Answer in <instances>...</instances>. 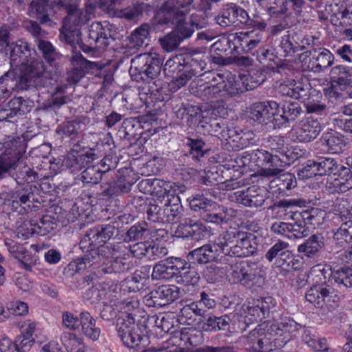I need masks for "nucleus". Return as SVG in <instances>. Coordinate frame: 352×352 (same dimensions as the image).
<instances>
[{
  "label": "nucleus",
  "mask_w": 352,
  "mask_h": 352,
  "mask_svg": "<svg viewBox=\"0 0 352 352\" xmlns=\"http://www.w3.org/2000/svg\"><path fill=\"white\" fill-rule=\"evenodd\" d=\"M80 325L84 334L92 340L98 339L100 329L96 326V320L87 311L80 314Z\"/></svg>",
  "instance_id": "40"
},
{
  "label": "nucleus",
  "mask_w": 352,
  "mask_h": 352,
  "mask_svg": "<svg viewBox=\"0 0 352 352\" xmlns=\"http://www.w3.org/2000/svg\"><path fill=\"white\" fill-rule=\"evenodd\" d=\"M272 153L258 148L252 151L250 153H244L235 159L236 165L233 168H245L250 163L254 164L258 169L251 174L252 178H256V182L263 180L265 178L277 177L283 171L285 164L280 158L278 153L284 154L285 150L282 147L272 146Z\"/></svg>",
  "instance_id": "2"
},
{
  "label": "nucleus",
  "mask_w": 352,
  "mask_h": 352,
  "mask_svg": "<svg viewBox=\"0 0 352 352\" xmlns=\"http://www.w3.org/2000/svg\"><path fill=\"white\" fill-rule=\"evenodd\" d=\"M111 37L109 24L94 22L89 28L86 43L80 45V49L85 53L95 54L97 50L104 49L109 45Z\"/></svg>",
  "instance_id": "12"
},
{
  "label": "nucleus",
  "mask_w": 352,
  "mask_h": 352,
  "mask_svg": "<svg viewBox=\"0 0 352 352\" xmlns=\"http://www.w3.org/2000/svg\"><path fill=\"white\" fill-rule=\"evenodd\" d=\"M294 203L280 200L278 204H275L270 207L272 215L276 218H284L292 213L291 208Z\"/></svg>",
  "instance_id": "59"
},
{
  "label": "nucleus",
  "mask_w": 352,
  "mask_h": 352,
  "mask_svg": "<svg viewBox=\"0 0 352 352\" xmlns=\"http://www.w3.org/2000/svg\"><path fill=\"white\" fill-rule=\"evenodd\" d=\"M309 85L300 82L289 80L280 84L278 91L284 96L294 99L304 98L307 96Z\"/></svg>",
  "instance_id": "32"
},
{
  "label": "nucleus",
  "mask_w": 352,
  "mask_h": 352,
  "mask_svg": "<svg viewBox=\"0 0 352 352\" xmlns=\"http://www.w3.org/2000/svg\"><path fill=\"white\" fill-rule=\"evenodd\" d=\"M36 226V234L45 236L54 229L56 222L60 221L59 217H52L49 214H36L33 218Z\"/></svg>",
  "instance_id": "38"
},
{
  "label": "nucleus",
  "mask_w": 352,
  "mask_h": 352,
  "mask_svg": "<svg viewBox=\"0 0 352 352\" xmlns=\"http://www.w3.org/2000/svg\"><path fill=\"white\" fill-rule=\"evenodd\" d=\"M202 342L201 331L192 327H183L175 331L162 347L155 350L160 352H192L193 348Z\"/></svg>",
  "instance_id": "8"
},
{
  "label": "nucleus",
  "mask_w": 352,
  "mask_h": 352,
  "mask_svg": "<svg viewBox=\"0 0 352 352\" xmlns=\"http://www.w3.org/2000/svg\"><path fill=\"white\" fill-rule=\"evenodd\" d=\"M180 295L179 289L174 285H162L151 292L144 298L148 307H164L177 300Z\"/></svg>",
  "instance_id": "17"
},
{
  "label": "nucleus",
  "mask_w": 352,
  "mask_h": 352,
  "mask_svg": "<svg viewBox=\"0 0 352 352\" xmlns=\"http://www.w3.org/2000/svg\"><path fill=\"white\" fill-rule=\"evenodd\" d=\"M316 164L318 169L319 175L336 174L335 171L338 168L336 161L331 158L320 159Z\"/></svg>",
  "instance_id": "63"
},
{
  "label": "nucleus",
  "mask_w": 352,
  "mask_h": 352,
  "mask_svg": "<svg viewBox=\"0 0 352 352\" xmlns=\"http://www.w3.org/2000/svg\"><path fill=\"white\" fill-rule=\"evenodd\" d=\"M301 113L302 109L299 104L290 102L283 105L281 109L278 108V111L273 120L278 126L283 125L295 121Z\"/></svg>",
  "instance_id": "33"
},
{
  "label": "nucleus",
  "mask_w": 352,
  "mask_h": 352,
  "mask_svg": "<svg viewBox=\"0 0 352 352\" xmlns=\"http://www.w3.org/2000/svg\"><path fill=\"white\" fill-rule=\"evenodd\" d=\"M182 3L177 0H167L157 14L158 23L160 24H175L176 32L179 36L184 40L190 37L195 28H200L201 26L191 19L186 20L184 13L179 10Z\"/></svg>",
  "instance_id": "5"
},
{
  "label": "nucleus",
  "mask_w": 352,
  "mask_h": 352,
  "mask_svg": "<svg viewBox=\"0 0 352 352\" xmlns=\"http://www.w3.org/2000/svg\"><path fill=\"white\" fill-rule=\"evenodd\" d=\"M66 85L59 86L56 88L54 95L52 98L47 101L45 104V109H59L62 105L66 104L69 100L68 96H62V94L65 93Z\"/></svg>",
  "instance_id": "52"
},
{
  "label": "nucleus",
  "mask_w": 352,
  "mask_h": 352,
  "mask_svg": "<svg viewBox=\"0 0 352 352\" xmlns=\"http://www.w3.org/2000/svg\"><path fill=\"white\" fill-rule=\"evenodd\" d=\"M151 26L148 23L142 24L131 34V41L134 47H141L148 38Z\"/></svg>",
  "instance_id": "54"
},
{
  "label": "nucleus",
  "mask_w": 352,
  "mask_h": 352,
  "mask_svg": "<svg viewBox=\"0 0 352 352\" xmlns=\"http://www.w3.org/2000/svg\"><path fill=\"white\" fill-rule=\"evenodd\" d=\"M36 43L38 48L42 52L45 60L50 65V69L48 72L50 73V76H58L60 74V70L56 62V60L58 57V54L56 53L52 43L47 41H45V38H42L40 40H38Z\"/></svg>",
  "instance_id": "29"
},
{
  "label": "nucleus",
  "mask_w": 352,
  "mask_h": 352,
  "mask_svg": "<svg viewBox=\"0 0 352 352\" xmlns=\"http://www.w3.org/2000/svg\"><path fill=\"white\" fill-rule=\"evenodd\" d=\"M56 6L58 8L65 7L68 13L67 16L63 19V23L64 28L68 27L79 28L87 21V15H84L82 10L76 8H67V4L65 0H59L56 2Z\"/></svg>",
  "instance_id": "34"
},
{
  "label": "nucleus",
  "mask_w": 352,
  "mask_h": 352,
  "mask_svg": "<svg viewBox=\"0 0 352 352\" xmlns=\"http://www.w3.org/2000/svg\"><path fill=\"white\" fill-rule=\"evenodd\" d=\"M153 229L147 222L142 221L135 223L128 230L126 237L129 241L139 240L148 236L153 237Z\"/></svg>",
  "instance_id": "43"
},
{
  "label": "nucleus",
  "mask_w": 352,
  "mask_h": 352,
  "mask_svg": "<svg viewBox=\"0 0 352 352\" xmlns=\"http://www.w3.org/2000/svg\"><path fill=\"white\" fill-rule=\"evenodd\" d=\"M56 5V2H54ZM29 14L39 20L41 24H56L54 3L47 0H32L29 6Z\"/></svg>",
  "instance_id": "19"
},
{
  "label": "nucleus",
  "mask_w": 352,
  "mask_h": 352,
  "mask_svg": "<svg viewBox=\"0 0 352 352\" xmlns=\"http://www.w3.org/2000/svg\"><path fill=\"white\" fill-rule=\"evenodd\" d=\"M27 143L22 138H13L4 143V151L0 155V180L12 170H16L26 160Z\"/></svg>",
  "instance_id": "9"
},
{
  "label": "nucleus",
  "mask_w": 352,
  "mask_h": 352,
  "mask_svg": "<svg viewBox=\"0 0 352 352\" xmlns=\"http://www.w3.org/2000/svg\"><path fill=\"white\" fill-rule=\"evenodd\" d=\"M119 311L120 316H119V318L129 320L131 321H135L134 316L136 313H138L140 302L138 300L137 297L133 296L129 298H127L123 300H120L119 298L118 300Z\"/></svg>",
  "instance_id": "39"
},
{
  "label": "nucleus",
  "mask_w": 352,
  "mask_h": 352,
  "mask_svg": "<svg viewBox=\"0 0 352 352\" xmlns=\"http://www.w3.org/2000/svg\"><path fill=\"white\" fill-rule=\"evenodd\" d=\"M8 105L10 111L8 115L12 117L14 116H23L29 113L34 106V102L29 99L16 97L10 100Z\"/></svg>",
  "instance_id": "42"
},
{
  "label": "nucleus",
  "mask_w": 352,
  "mask_h": 352,
  "mask_svg": "<svg viewBox=\"0 0 352 352\" xmlns=\"http://www.w3.org/2000/svg\"><path fill=\"white\" fill-rule=\"evenodd\" d=\"M121 292L120 287L116 284L104 285L99 294L100 299L108 298L109 302H104L101 311V317L106 320H110L120 316L118 303V295Z\"/></svg>",
  "instance_id": "18"
},
{
  "label": "nucleus",
  "mask_w": 352,
  "mask_h": 352,
  "mask_svg": "<svg viewBox=\"0 0 352 352\" xmlns=\"http://www.w3.org/2000/svg\"><path fill=\"white\" fill-rule=\"evenodd\" d=\"M71 63L72 66H80L84 69L85 72L91 69L100 70L104 66L103 63L100 62L88 60L79 54H76L72 56Z\"/></svg>",
  "instance_id": "53"
},
{
  "label": "nucleus",
  "mask_w": 352,
  "mask_h": 352,
  "mask_svg": "<svg viewBox=\"0 0 352 352\" xmlns=\"http://www.w3.org/2000/svg\"><path fill=\"white\" fill-rule=\"evenodd\" d=\"M129 254L128 248L124 243L117 244V251L114 252V256L109 261L110 266H100V271L107 273H120L128 270L130 267V263L128 261Z\"/></svg>",
  "instance_id": "24"
},
{
  "label": "nucleus",
  "mask_w": 352,
  "mask_h": 352,
  "mask_svg": "<svg viewBox=\"0 0 352 352\" xmlns=\"http://www.w3.org/2000/svg\"><path fill=\"white\" fill-rule=\"evenodd\" d=\"M234 5H228L224 8L219 15L216 16L217 23L224 28L234 25L237 23L235 15Z\"/></svg>",
  "instance_id": "47"
},
{
  "label": "nucleus",
  "mask_w": 352,
  "mask_h": 352,
  "mask_svg": "<svg viewBox=\"0 0 352 352\" xmlns=\"http://www.w3.org/2000/svg\"><path fill=\"white\" fill-rule=\"evenodd\" d=\"M115 231V227L110 224L90 229L80 244L85 248L87 243H89V247H96L98 245L106 243L113 236Z\"/></svg>",
  "instance_id": "27"
},
{
  "label": "nucleus",
  "mask_w": 352,
  "mask_h": 352,
  "mask_svg": "<svg viewBox=\"0 0 352 352\" xmlns=\"http://www.w3.org/2000/svg\"><path fill=\"white\" fill-rule=\"evenodd\" d=\"M50 65L45 67L41 60H34L30 65H25L20 69V74L15 77L14 72L9 71L4 77V80L14 78L15 86L20 89H25L30 86L36 87H45L48 79L53 78L55 76H50Z\"/></svg>",
  "instance_id": "6"
},
{
  "label": "nucleus",
  "mask_w": 352,
  "mask_h": 352,
  "mask_svg": "<svg viewBox=\"0 0 352 352\" xmlns=\"http://www.w3.org/2000/svg\"><path fill=\"white\" fill-rule=\"evenodd\" d=\"M264 318L261 309L257 307L256 300L248 301L243 304L237 316L239 322L241 323V326L240 325L241 329H244L248 324L261 320Z\"/></svg>",
  "instance_id": "28"
},
{
  "label": "nucleus",
  "mask_w": 352,
  "mask_h": 352,
  "mask_svg": "<svg viewBox=\"0 0 352 352\" xmlns=\"http://www.w3.org/2000/svg\"><path fill=\"white\" fill-rule=\"evenodd\" d=\"M310 52H305L299 56V60L302 63L304 70L314 72H320L331 66L333 63L334 56L327 50H324L318 55L311 60Z\"/></svg>",
  "instance_id": "21"
},
{
  "label": "nucleus",
  "mask_w": 352,
  "mask_h": 352,
  "mask_svg": "<svg viewBox=\"0 0 352 352\" xmlns=\"http://www.w3.org/2000/svg\"><path fill=\"white\" fill-rule=\"evenodd\" d=\"M278 111V104L275 101H266L253 104L248 111L250 120L258 124L267 123Z\"/></svg>",
  "instance_id": "22"
},
{
  "label": "nucleus",
  "mask_w": 352,
  "mask_h": 352,
  "mask_svg": "<svg viewBox=\"0 0 352 352\" xmlns=\"http://www.w3.org/2000/svg\"><path fill=\"white\" fill-rule=\"evenodd\" d=\"M294 324L289 319L263 322L246 337V348L253 352H270L280 348L290 340Z\"/></svg>",
  "instance_id": "1"
},
{
  "label": "nucleus",
  "mask_w": 352,
  "mask_h": 352,
  "mask_svg": "<svg viewBox=\"0 0 352 352\" xmlns=\"http://www.w3.org/2000/svg\"><path fill=\"white\" fill-rule=\"evenodd\" d=\"M100 169L96 166H89L84 170L80 175V180L86 184H96L101 179Z\"/></svg>",
  "instance_id": "57"
},
{
  "label": "nucleus",
  "mask_w": 352,
  "mask_h": 352,
  "mask_svg": "<svg viewBox=\"0 0 352 352\" xmlns=\"http://www.w3.org/2000/svg\"><path fill=\"white\" fill-rule=\"evenodd\" d=\"M296 139L300 142H309L316 139L321 131V125L318 120L307 118L302 120L293 128Z\"/></svg>",
  "instance_id": "25"
},
{
  "label": "nucleus",
  "mask_w": 352,
  "mask_h": 352,
  "mask_svg": "<svg viewBox=\"0 0 352 352\" xmlns=\"http://www.w3.org/2000/svg\"><path fill=\"white\" fill-rule=\"evenodd\" d=\"M88 251L89 253L85 255L83 258L85 264L91 263V257L96 261H93L91 265L102 263L101 266H107L114 256V252L117 251V245H112L111 243H102L96 247H89Z\"/></svg>",
  "instance_id": "23"
},
{
  "label": "nucleus",
  "mask_w": 352,
  "mask_h": 352,
  "mask_svg": "<svg viewBox=\"0 0 352 352\" xmlns=\"http://www.w3.org/2000/svg\"><path fill=\"white\" fill-rule=\"evenodd\" d=\"M227 278L230 283L247 288L261 287L265 283L261 267L257 263L248 261L232 264L227 272Z\"/></svg>",
  "instance_id": "7"
},
{
  "label": "nucleus",
  "mask_w": 352,
  "mask_h": 352,
  "mask_svg": "<svg viewBox=\"0 0 352 352\" xmlns=\"http://www.w3.org/2000/svg\"><path fill=\"white\" fill-rule=\"evenodd\" d=\"M162 64L163 60L158 55L142 54L132 60L131 69L144 74L147 78L155 79L160 75Z\"/></svg>",
  "instance_id": "16"
},
{
  "label": "nucleus",
  "mask_w": 352,
  "mask_h": 352,
  "mask_svg": "<svg viewBox=\"0 0 352 352\" xmlns=\"http://www.w3.org/2000/svg\"><path fill=\"white\" fill-rule=\"evenodd\" d=\"M19 328L21 333L16 338V342H19L21 349L24 350L30 349L35 340L33 333L36 327V323L30 320H25L19 322Z\"/></svg>",
  "instance_id": "30"
},
{
  "label": "nucleus",
  "mask_w": 352,
  "mask_h": 352,
  "mask_svg": "<svg viewBox=\"0 0 352 352\" xmlns=\"http://www.w3.org/2000/svg\"><path fill=\"white\" fill-rule=\"evenodd\" d=\"M138 188L144 194L157 198H165L166 197L180 198V196L184 195L186 190V187L184 184H170L158 180L150 182L148 179L140 182Z\"/></svg>",
  "instance_id": "13"
},
{
  "label": "nucleus",
  "mask_w": 352,
  "mask_h": 352,
  "mask_svg": "<svg viewBox=\"0 0 352 352\" xmlns=\"http://www.w3.org/2000/svg\"><path fill=\"white\" fill-rule=\"evenodd\" d=\"M4 205L11 206L13 212L22 215L37 212L42 207L39 199H5Z\"/></svg>",
  "instance_id": "31"
},
{
  "label": "nucleus",
  "mask_w": 352,
  "mask_h": 352,
  "mask_svg": "<svg viewBox=\"0 0 352 352\" xmlns=\"http://www.w3.org/2000/svg\"><path fill=\"white\" fill-rule=\"evenodd\" d=\"M146 318L142 316V321L135 322L129 320L123 319L118 329L119 336L125 346L129 348L138 347L144 333L146 332L147 325L145 324Z\"/></svg>",
  "instance_id": "14"
},
{
  "label": "nucleus",
  "mask_w": 352,
  "mask_h": 352,
  "mask_svg": "<svg viewBox=\"0 0 352 352\" xmlns=\"http://www.w3.org/2000/svg\"><path fill=\"white\" fill-rule=\"evenodd\" d=\"M181 199H167L168 204H164L165 212L167 214L168 223H176L181 217L182 206L180 204Z\"/></svg>",
  "instance_id": "50"
},
{
  "label": "nucleus",
  "mask_w": 352,
  "mask_h": 352,
  "mask_svg": "<svg viewBox=\"0 0 352 352\" xmlns=\"http://www.w3.org/2000/svg\"><path fill=\"white\" fill-rule=\"evenodd\" d=\"M149 207L147 210V216L148 220L152 222L157 223H168V219L167 214L165 212V208H161L157 204L160 199H151Z\"/></svg>",
  "instance_id": "46"
},
{
  "label": "nucleus",
  "mask_w": 352,
  "mask_h": 352,
  "mask_svg": "<svg viewBox=\"0 0 352 352\" xmlns=\"http://www.w3.org/2000/svg\"><path fill=\"white\" fill-rule=\"evenodd\" d=\"M205 310L199 307V304L195 302L184 306L179 314L178 320L180 323L188 325H194L197 317H202L205 315Z\"/></svg>",
  "instance_id": "37"
},
{
  "label": "nucleus",
  "mask_w": 352,
  "mask_h": 352,
  "mask_svg": "<svg viewBox=\"0 0 352 352\" xmlns=\"http://www.w3.org/2000/svg\"><path fill=\"white\" fill-rule=\"evenodd\" d=\"M332 278L338 284L346 287H352V270L351 268H340L331 272Z\"/></svg>",
  "instance_id": "56"
},
{
  "label": "nucleus",
  "mask_w": 352,
  "mask_h": 352,
  "mask_svg": "<svg viewBox=\"0 0 352 352\" xmlns=\"http://www.w3.org/2000/svg\"><path fill=\"white\" fill-rule=\"evenodd\" d=\"M60 341L67 352H85L82 338L74 332H63Z\"/></svg>",
  "instance_id": "41"
},
{
  "label": "nucleus",
  "mask_w": 352,
  "mask_h": 352,
  "mask_svg": "<svg viewBox=\"0 0 352 352\" xmlns=\"http://www.w3.org/2000/svg\"><path fill=\"white\" fill-rule=\"evenodd\" d=\"M80 34L79 28L68 27V28H64V25H63L60 30L61 39L72 45L78 43Z\"/></svg>",
  "instance_id": "62"
},
{
  "label": "nucleus",
  "mask_w": 352,
  "mask_h": 352,
  "mask_svg": "<svg viewBox=\"0 0 352 352\" xmlns=\"http://www.w3.org/2000/svg\"><path fill=\"white\" fill-rule=\"evenodd\" d=\"M258 60L261 63L268 67H273L274 65L278 66L280 61L273 50L265 48H261L258 52Z\"/></svg>",
  "instance_id": "61"
},
{
  "label": "nucleus",
  "mask_w": 352,
  "mask_h": 352,
  "mask_svg": "<svg viewBox=\"0 0 352 352\" xmlns=\"http://www.w3.org/2000/svg\"><path fill=\"white\" fill-rule=\"evenodd\" d=\"M206 58L207 56L203 53H195L188 55L185 58V69L192 76H204L200 74L206 67Z\"/></svg>",
  "instance_id": "36"
},
{
  "label": "nucleus",
  "mask_w": 352,
  "mask_h": 352,
  "mask_svg": "<svg viewBox=\"0 0 352 352\" xmlns=\"http://www.w3.org/2000/svg\"><path fill=\"white\" fill-rule=\"evenodd\" d=\"M8 311L15 316H24L28 313V305L26 302L15 300L6 304Z\"/></svg>",
  "instance_id": "64"
},
{
  "label": "nucleus",
  "mask_w": 352,
  "mask_h": 352,
  "mask_svg": "<svg viewBox=\"0 0 352 352\" xmlns=\"http://www.w3.org/2000/svg\"><path fill=\"white\" fill-rule=\"evenodd\" d=\"M33 218L24 221L16 230V235L18 238L26 239L36 234V226H34Z\"/></svg>",
  "instance_id": "58"
},
{
  "label": "nucleus",
  "mask_w": 352,
  "mask_h": 352,
  "mask_svg": "<svg viewBox=\"0 0 352 352\" xmlns=\"http://www.w3.org/2000/svg\"><path fill=\"white\" fill-rule=\"evenodd\" d=\"M322 265L313 267L309 272L308 279L315 283L306 293V299L316 307L328 305L332 298L331 288L325 285L327 277Z\"/></svg>",
  "instance_id": "11"
},
{
  "label": "nucleus",
  "mask_w": 352,
  "mask_h": 352,
  "mask_svg": "<svg viewBox=\"0 0 352 352\" xmlns=\"http://www.w3.org/2000/svg\"><path fill=\"white\" fill-rule=\"evenodd\" d=\"M10 50V63L15 67L25 65L30 50L28 43L19 41L10 44L9 32L5 26L0 28V51L7 52Z\"/></svg>",
  "instance_id": "15"
},
{
  "label": "nucleus",
  "mask_w": 352,
  "mask_h": 352,
  "mask_svg": "<svg viewBox=\"0 0 352 352\" xmlns=\"http://www.w3.org/2000/svg\"><path fill=\"white\" fill-rule=\"evenodd\" d=\"M127 248L129 254L137 258L146 257L148 260H155L168 254L166 247L153 240L137 243Z\"/></svg>",
  "instance_id": "20"
},
{
  "label": "nucleus",
  "mask_w": 352,
  "mask_h": 352,
  "mask_svg": "<svg viewBox=\"0 0 352 352\" xmlns=\"http://www.w3.org/2000/svg\"><path fill=\"white\" fill-rule=\"evenodd\" d=\"M262 38L261 32L256 30L241 32L232 34L234 48L246 53L251 52L258 46L261 43Z\"/></svg>",
  "instance_id": "26"
},
{
  "label": "nucleus",
  "mask_w": 352,
  "mask_h": 352,
  "mask_svg": "<svg viewBox=\"0 0 352 352\" xmlns=\"http://www.w3.org/2000/svg\"><path fill=\"white\" fill-rule=\"evenodd\" d=\"M192 210L199 212L203 219L212 223H227L236 216V211L225 208L212 199H187Z\"/></svg>",
  "instance_id": "10"
},
{
  "label": "nucleus",
  "mask_w": 352,
  "mask_h": 352,
  "mask_svg": "<svg viewBox=\"0 0 352 352\" xmlns=\"http://www.w3.org/2000/svg\"><path fill=\"white\" fill-rule=\"evenodd\" d=\"M217 248H219V246L217 244V241L213 245L210 244L203 245L190 252L188 258L200 264L209 263L217 258L219 251Z\"/></svg>",
  "instance_id": "35"
},
{
  "label": "nucleus",
  "mask_w": 352,
  "mask_h": 352,
  "mask_svg": "<svg viewBox=\"0 0 352 352\" xmlns=\"http://www.w3.org/2000/svg\"><path fill=\"white\" fill-rule=\"evenodd\" d=\"M219 250L237 257H246L256 250V238L252 233L231 230L221 234L217 239Z\"/></svg>",
  "instance_id": "4"
},
{
  "label": "nucleus",
  "mask_w": 352,
  "mask_h": 352,
  "mask_svg": "<svg viewBox=\"0 0 352 352\" xmlns=\"http://www.w3.org/2000/svg\"><path fill=\"white\" fill-rule=\"evenodd\" d=\"M174 273L166 259L160 261L153 267L151 277L153 280H168L174 277Z\"/></svg>",
  "instance_id": "48"
},
{
  "label": "nucleus",
  "mask_w": 352,
  "mask_h": 352,
  "mask_svg": "<svg viewBox=\"0 0 352 352\" xmlns=\"http://www.w3.org/2000/svg\"><path fill=\"white\" fill-rule=\"evenodd\" d=\"M84 129L85 123L81 119L76 118L59 126L57 129V133H62L63 135L73 140L75 139Z\"/></svg>",
  "instance_id": "44"
},
{
  "label": "nucleus",
  "mask_w": 352,
  "mask_h": 352,
  "mask_svg": "<svg viewBox=\"0 0 352 352\" xmlns=\"http://www.w3.org/2000/svg\"><path fill=\"white\" fill-rule=\"evenodd\" d=\"M323 140L328 146V151L332 153H339L345 146L344 137L336 131H331L323 135Z\"/></svg>",
  "instance_id": "45"
},
{
  "label": "nucleus",
  "mask_w": 352,
  "mask_h": 352,
  "mask_svg": "<svg viewBox=\"0 0 352 352\" xmlns=\"http://www.w3.org/2000/svg\"><path fill=\"white\" fill-rule=\"evenodd\" d=\"M322 245V237L312 235L304 243L298 246V250L309 256L316 253Z\"/></svg>",
  "instance_id": "49"
},
{
  "label": "nucleus",
  "mask_w": 352,
  "mask_h": 352,
  "mask_svg": "<svg viewBox=\"0 0 352 352\" xmlns=\"http://www.w3.org/2000/svg\"><path fill=\"white\" fill-rule=\"evenodd\" d=\"M204 76L207 81L197 89L198 96L204 100H225L239 92V84L230 73L208 71L204 73Z\"/></svg>",
  "instance_id": "3"
},
{
  "label": "nucleus",
  "mask_w": 352,
  "mask_h": 352,
  "mask_svg": "<svg viewBox=\"0 0 352 352\" xmlns=\"http://www.w3.org/2000/svg\"><path fill=\"white\" fill-rule=\"evenodd\" d=\"M333 239L340 246L352 243V222L343 223L335 232Z\"/></svg>",
  "instance_id": "51"
},
{
  "label": "nucleus",
  "mask_w": 352,
  "mask_h": 352,
  "mask_svg": "<svg viewBox=\"0 0 352 352\" xmlns=\"http://www.w3.org/2000/svg\"><path fill=\"white\" fill-rule=\"evenodd\" d=\"M162 47L168 52H173L179 45L183 41L176 32H171L163 38H160Z\"/></svg>",
  "instance_id": "55"
},
{
  "label": "nucleus",
  "mask_w": 352,
  "mask_h": 352,
  "mask_svg": "<svg viewBox=\"0 0 352 352\" xmlns=\"http://www.w3.org/2000/svg\"><path fill=\"white\" fill-rule=\"evenodd\" d=\"M191 237L195 240L199 241L209 238L212 235L210 228L199 221H194L192 223Z\"/></svg>",
  "instance_id": "60"
}]
</instances>
